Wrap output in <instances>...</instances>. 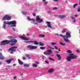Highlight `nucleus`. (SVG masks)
<instances>
[{
  "label": "nucleus",
  "mask_w": 80,
  "mask_h": 80,
  "mask_svg": "<svg viewBox=\"0 0 80 80\" xmlns=\"http://www.w3.org/2000/svg\"><path fill=\"white\" fill-rule=\"evenodd\" d=\"M17 48V47L14 46L9 48L8 50V51H11V52H16V48Z\"/></svg>",
  "instance_id": "obj_7"
},
{
  "label": "nucleus",
  "mask_w": 80,
  "mask_h": 80,
  "mask_svg": "<svg viewBox=\"0 0 80 80\" xmlns=\"http://www.w3.org/2000/svg\"><path fill=\"white\" fill-rule=\"evenodd\" d=\"M32 43H34V45H38V42L36 41H32Z\"/></svg>",
  "instance_id": "obj_13"
},
{
  "label": "nucleus",
  "mask_w": 80,
  "mask_h": 80,
  "mask_svg": "<svg viewBox=\"0 0 80 80\" xmlns=\"http://www.w3.org/2000/svg\"><path fill=\"white\" fill-rule=\"evenodd\" d=\"M67 53H72V52L70 50H68Z\"/></svg>",
  "instance_id": "obj_28"
},
{
  "label": "nucleus",
  "mask_w": 80,
  "mask_h": 80,
  "mask_svg": "<svg viewBox=\"0 0 80 80\" xmlns=\"http://www.w3.org/2000/svg\"><path fill=\"white\" fill-rule=\"evenodd\" d=\"M24 67H29V65H28V64H24Z\"/></svg>",
  "instance_id": "obj_26"
},
{
  "label": "nucleus",
  "mask_w": 80,
  "mask_h": 80,
  "mask_svg": "<svg viewBox=\"0 0 80 80\" xmlns=\"http://www.w3.org/2000/svg\"><path fill=\"white\" fill-rule=\"evenodd\" d=\"M33 16H35L36 15V14H35V13H33Z\"/></svg>",
  "instance_id": "obj_48"
},
{
  "label": "nucleus",
  "mask_w": 80,
  "mask_h": 80,
  "mask_svg": "<svg viewBox=\"0 0 80 80\" xmlns=\"http://www.w3.org/2000/svg\"><path fill=\"white\" fill-rule=\"evenodd\" d=\"M32 41H24L25 43H32Z\"/></svg>",
  "instance_id": "obj_31"
},
{
  "label": "nucleus",
  "mask_w": 80,
  "mask_h": 80,
  "mask_svg": "<svg viewBox=\"0 0 80 80\" xmlns=\"http://www.w3.org/2000/svg\"><path fill=\"white\" fill-rule=\"evenodd\" d=\"M7 67H9L10 66H7Z\"/></svg>",
  "instance_id": "obj_57"
},
{
  "label": "nucleus",
  "mask_w": 80,
  "mask_h": 80,
  "mask_svg": "<svg viewBox=\"0 0 80 80\" xmlns=\"http://www.w3.org/2000/svg\"><path fill=\"white\" fill-rule=\"evenodd\" d=\"M46 23H47V26L48 27H49V28H52V26H51V25H50V22H47Z\"/></svg>",
  "instance_id": "obj_12"
},
{
  "label": "nucleus",
  "mask_w": 80,
  "mask_h": 80,
  "mask_svg": "<svg viewBox=\"0 0 80 80\" xmlns=\"http://www.w3.org/2000/svg\"><path fill=\"white\" fill-rule=\"evenodd\" d=\"M70 56H68L66 58V60L68 62L71 61V59H76L77 56L75 55L73 53L69 54Z\"/></svg>",
  "instance_id": "obj_3"
},
{
  "label": "nucleus",
  "mask_w": 80,
  "mask_h": 80,
  "mask_svg": "<svg viewBox=\"0 0 80 80\" xmlns=\"http://www.w3.org/2000/svg\"><path fill=\"white\" fill-rule=\"evenodd\" d=\"M40 48L41 50H45V49L46 48L45 47H40Z\"/></svg>",
  "instance_id": "obj_27"
},
{
  "label": "nucleus",
  "mask_w": 80,
  "mask_h": 80,
  "mask_svg": "<svg viewBox=\"0 0 80 80\" xmlns=\"http://www.w3.org/2000/svg\"><path fill=\"white\" fill-rule=\"evenodd\" d=\"M17 42V39L10 40H5L2 41L0 44L1 45H6V44H8L12 46V45H15Z\"/></svg>",
  "instance_id": "obj_1"
},
{
  "label": "nucleus",
  "mask_w": 80,
  "mask_h": 80,
  "mask_svg": "<svg viewBox=\"0 0 80 80\" xmlns=\"http://www.w3.org/2000/svg\"><path fill=\"white\" fill-rule=\"evenodd\" d=\"M59 17L60 18H65V16H59Z\"/></svg>",
  "instance_id": "obj_25"
},
{
  "label": "nucleus",
  "mask_w": 80,
  "mask_h": 80,
  "mask_svg": "<svg viewBox=\"0 0 80 80\" xmlns=\"http://www.w3.org/2000/svg\"><path fill=\"white\" fill-rule=\"evenodd\" d=\"M20 75H21V76H22V75H23V73H21L20 74Z\"/></svg>",
  "instance_id": "obj_52"
},
{
  "label": "nucleus",
  "mask_w": 80,
  "mask_h": 80,
  "mask_svg": "<svg viewBox=\"0 0 80 80\" xmlns=\"http://www.w3.org/2000/svg\"><path fill=\"white\" fill-rule=\"evenodd\" d=\"M47 47L48 48H51V47H50L49 46H47Z\"/></svg>",
  "instance_id": "obj_46"
},
{
  "label": "nucleus",
  "mask_w": 80,
  "mask_h": 80,
  "mask_svg": "<svg viewBox=\"0 0 80 80\" xmlns=\"http://www.w3.org/2000/svg\"><path fill=\"white\" fill-rule=\"evenodd\" d=\"M55 52L56 53H59V52H58V51H55Z\"/></svg>",
  "instance_id": "obj_39"
},
{
  "label": "nucleus",
  "mask_w": 80,
  "mask_h": 80,
  "mask_svg": "<svg viewBox=\"0 0 80 80\" xmlns=\"http://www.w3.org/2000/svg\"><path fill=\"white\" fill-rule=\"evenodd\" d=\"M2 20H11V17L8 15H6L3 17Z\"/></svg>",
  "instance_id": "obj_6"
},
{
  "label": "nucleus",
  "mask_w": 80,
  "mask_h": 80,
  "mask_svg": "<svg viewBox=\"0 0 80 80\" xmlns=\"http://www.w3.org/2000/svg\"><path fill=\"white\" fill-rule=\"evenodd\" d=\"M67 30V29H65L64 30Z\"/></svg>",
  "instance_id": "obj_63"
},
{
  "label": "nucleus",
  "mask_w": 80,
  "mask_h": 80,
  "mask_svg": "<svg viewBox=\"0 0 80 80\" xmlns=\"http://www.w3.org/2000/svg\"><path fill=\"white\" fill-rule=\"evenodd\" d=\"M0 64L1 65V64H2V62H0Z\"/></svg>",
  "instance_id": "obj_60"
},
{
  "label": "nucleus",
  "mask_w": 80,
  "mask_h": 80,
  "mask_svg": "<svg viewBox=\"0 0 80 80\" xmlns=\"http://www.w3.org/2000/svg\"><path fill=\"white\" fill-rule=\"evenodd\" d=\"M27 35L28 36L29 35V34H27Z\"/></svg>",
  "instance_id": "obj_56"
},
{
  "label": "nucleus",
  "mask_w": 80,
  "mask_h": 80,
  "mask_svg": "<svg viewBox=\"0 0 80 80\" xmlns=\"http://www.w3.org/2000/svg\"><path fill=\"white\" fill-rule=\"evenodd\" d=\"M76 52H77V53H80V51L78 50H77L76 51Z\"/></svg>",
  "instance_id": "obj_37"
},
{
  "label": "nucleus",
  "mask_w": 80,
  "mask_h": 80,
  "mask_svg": "<svg viewBox=\"0 0 80 80\" xmlns=\"http://www.w3.org/2000/svg\"><path fill=\"white\" fill-rule=\"evenodd\" d=\"M49 60H51V61H52L53 62L55 61V59H54L50 57H49Z\"/></svg>",
  "instance_id": "obj_24"
},
{
  "label": "nucleus",
  "mask_w": 80,
  "mask_h": 80,
  "mask_svg": "<svg viewBox=\"0 0 80 80\" xmlns=\"http://www.w3.org/2000/svg\"><path fill=\"white\" fill-rule=\"evenodd\" d=\"M39 44L40 45H41V46H43L45 45V44L43 43H42V42H39Z\"/></svg>",
  "instance_id": "obj_20"
},
{
  "label": "nucleus",
  "mask_w": 80,
  "mask_h": 80,
  "mask_svg": "<svg viewBox=\"0 0 80 80\" xmlns=\"http://www.w3.org/2000/svg\"><path fill=\"white\" fill-rule=\"evenodd\" d=\"M77 4H75L73 6V8H75V7L77 6Z\"/></svg>",
  "instance_id": "obj_34"
},
{
  "label": "nucleus",
  "mask_w": 80,
  "mask_h": 80,
  "mask_svg": "<svg viewBox=\"0 0 80 80\" xmlns=\"http://www.w3.org/2000/svg\"><path fill=\"white\" fill-rule=\"evenodd\" d=\"M15 65H16L15 64H13V66H15Z\"/></svg>",
  "instance_id": "obj_55"
},
{
  "label": "nucleus",
  "mask_w": 80,
  "mask_h": 80,
  "mask_svg": "<svg viewBox=\"0 0 80 80\" xmlns=\"http://www.w3.org/2000/svg\"><path fill=\"white\" fill-rule=\"evenodd\" d=\"M53 10H56V9H57V8L55 7L53 8Z\"/></svg>",
  "instance_id": "obj_41"
},
{
  "label": "nucleus",
  "mask_w": 80,
  "mask_h": 80,
  "mask_svg": "<svg viewBox=\"0 0 80 80\" xmlns=\"http://www.w3.org/2000/svg\"><path fill=\"white\" fill-rule=\"evenodd\" d=\"M8 37V38H9L11 39H12V40H16V39H14V38H14L13 36H9Z\"/></svg>",
  "instance_id": "obj_19"
},
{
  "label": "nucleus",
  "mask_w": 80,
  "mask_h": 80,
  "mask_svg": "<svg viewBox=\"0 0 80 80\" xmlns=\"http://www.w3.org/2000/svg\"><path fill=\"white\" fill-rule=\"evenodd\" d=\"M71 18H72V19H74V21H75V18H73V17H71Z\"/></svg>",
  "instance_id": "obj_47"
},
{
  "label": "nucleus",
  "mask_w": 80,
  "mask_h": 80,
  "mask_svg": "<svg viewBox=\"0 0 80 80\" xmlns=\"http://www.w3.org/2000/svg\"><path fill=\"white\" fill-rule=\"evenodd\" d=\"M50 48L51 49H52V50H54V48H52V47Z\"/></svg>",
  "instance_id": "obj_45"
},
{
  "label": "nucleus",
  "mask_w": 80,
  "mask_h": 80,
  "mask_svg": "<svg viewBox=\"0 0 80 80\" xmlns=\"http://www.w3.org/2000/svg\"><path fill=\"white\" fill-rule=\"evenodd\" d=\"M35 63H36V64H39V62L37 61L35 62Z\"/></svg>",
  "instance_id": "obj_38"
},
{
  "label": "nucleus",
  "mask_w": 80,
  "mask_h": 80,
  "mask_svg": "<svg viewBox=\"0 0 80 80\" xmlns=\"http://www.w3.org/2000/svg\"><path fill=\"white\" fill-rule=\"evenodd\" d=\"M59 43H60V44H61V45H62L63 46H64L65 45H66L65 44H63V43H62L61 42H60Z\"/></svg>",
  "instance_id": "obj_30"
},
{
  "label": "nucleus",
  "mask_w": 80,
  "mask_h": 80,
  "mask_svg": "<svg viewBox=\"0 0 80 80\" xmlns=\"http://www.w3.org/2000/svg\"><path fill=\"white\" fill-rule=\"evenodd\" d=\"M53 70H54L53 68H51L48 70V72L49 73H52L53 71Z\"/></svg>",
  "instance_id": "obj_17"
},
{
  "label": "nucleus",
  "mask_w": 80,
  "mask_h": 80,
  "mask_svg": "<svg viewBox=\"0 0 80 80\" xmlns=\"http://www.w3.org/2000/svg\"><path fill=\"white\" fill-rule=\"evenodd\" d=\"M58 51H60V50H58Z\"/></svg>",
  "instance_id": "obj_64"
},
{
  "label": "nucleus",
  "mask_w": 80,
  "mask_h": 80,
  "mask_svg": "<svg viewBox=\"0 0 80 80\" xmlns=\"http://www.w3.org/2000/svg\"><path fill=\"white\" fill-rule=\"evenodd\" d=\"M55 2H57V1H58V0H54Z\"/></svg>",
  "instance_id": "obj_54"
},
{
  "label": "nucleus",
  "mask_w": 80,
  "mask_h": 80,
  "mask_svg": "<svg viewBox=\"0 0 80 80\" xmlns=\"http://www.w3.org/2000/svg\"><path fill=\"white\" fill-rule=\"evenodd\" d=\"M47 52L48 54V55H50V54L52 53V50H48L47 51Z\"/></svg>",
  "instance_id": "obj_16"
},
{
  "label": "nucleus",
  "mask_w": 80,
  "mask_h": 80,
  "mask_svg": "<svg viewBox=\"0 0 80 80\" xmlns=\"http://www.w3.org/2000/svg\"><path fill=\"white\" fill-rule=\"evenodd\" d=\"M79 4L80 5V0H79Z\"/></svg>",
  "instance_id": "obj_62"
},
{
  "label": "nucleus",
  "mask_w": 80,
  "mask_h": 80,
  "mask_svg": "<svg viewBox=\"0 0 80 80\" xmlns=\"http://www.w3.org/2000/svg\"><path fill=\"white\" fill-rule=\"evenodd\" d=\"M71 32H67L66 33V36H63L62 34H60L59 36L60 37H62L63 38V39L65 42H69V40H68V38H70V37H71V35L70 34Z\"/></svg>",
  "instance_id": "obj_2"
},
{
  "label": "nucleus",
  "mask_w": 80,
  "mask_h": 80,
  "mask_svg": "<svg viewBox=\"0 0 80 80\" xmlns=\"http://www.w3.org/2000/svg\"><path fill=\"white\" fill-rule=\"evenodd\" d=\"M51 44L52 45H54L57 44V43L54 42H51Z\"/></svg>",
  "instance_id": "obj_32"
},
{
  "label": "nucleus",
  "mask_w": 80,
  "mask_h": 80,
  "mask_svg": "<svg viewBox=\"0 0 80 80\" xmlns=\"http://www.w3.org/2000/svg\"><path fill=\"white\" fill-rule=\"evenodd\" d=\"M50 11H48V13H50Z\"/></svg>",
  "instance_id": "obj_59"
},
{
  "label": "nucleus",
  "mask_w": 80,
  "mask_h": 80,
  "mask_svg": "<svg viewBox=\"0 0 80 80\" xmlns=\"http://www.w3.org/2000/svg\"><path fill=\"white\" fill-rule=\"evenodd\" d=\"M32 67H38V66L36 64L34 63L32 64Z\"/></svg>",
  "instance_id": "obj_22"
},
{
  "label": "nucleus",
  "mask_w": 80,
  "mask_h": 80,
  "mask_svg": "<svg viewBox=\"0 0 80 80\" xmlns=\"http://www.w3.org/2000/svg\"><path fill=\"white\" fill-rule=\"evenodd\" d=\"M25 56L27 57V58H28V59H30V58H31V57L30 56V55L28 54H26L25 55Z\"/></svg>",
  "instance_id": "obj_18"
},
{
  "label": "nucleus",
  "mask_w": 80,
  "mask_h": 80,
  "mask_svg": "<svg viewBox=\"0 0 80 80\" xmlns=\"http://www.w3.org/2000/svg\"><path fill=\"white\" fill-rule=\"evenodd\" d=\"M4 58V57L2 55V52H0V60H3V59Z\"/></svg>",
  "instance_id": "obj_11"
},
{
  "label": "nucleus",
  "mask_w": 80,
  "mask_h": 80,
  "mask_svg": "<svg viewBox=\"0 0 80 80\" xmlns=\"http://www.w3.org/2000/svg\"><path fill=\"white\" fill-rule=\"evenodd\" d=\"M37 18L36 19V21L37 22H38L39 23H40V22H42L43 21V20L40 19L39 18V16H37L36 17Z\"/></svg>",
  "instance_id": "obj_9"
},
{
  "label": "nucleus",
  "mask_w": 80,
  "mask_h": 80,
  "mask_svg": "<svg viewBox=\"0 0 80 80\" xmlns=\"http://www.w3.org/2000/svg\"><path fill=\"white\" fill-rule=\"evenodd\" d=\"M28 20H32V21H33V22H35V20H34V19H30V18L29 17H28Z\"/></svg>",
  "instance_id": "obj_21"
},
{
  "label": "nucleus",
  "mask_w": 80,
  "mask_h": 80,
  "mask_svg": "<svg viewBox=\"0 0 80 80\" xmlns=\"http://www.w3.org/2000/svg\"><path fill=\"white\" fill-rule=\"evenodd\" d=\"M45 62H46V63H47V64H48V63H49V62H48L47 61H45Z\"/></svg>",
  "instance_id": "obj_40"
},
{
  "label": "nucleus",
  "mask_w": 80,
  "mask_h": 80,
  "mask_svg": "<svg viewBox=\"0 0 80 80\" xmlns=\"http://www.w3.org/2000/svg\"><path fill=\"white\" fill-rule=\"evenodd\" d=\"M8 69L7 68H5V69H6V70H8Z\"/></svg>",
  "instance_id": "obj_58"
},
{
  "label": "nucleus",
  "mask_w": 80,
  "mask_h": 80,
  "mask_svg": "<svg viewBox=\"0 0 80 80\" xmlns=\"http://www.w3.org/2000/svg\"><path fill=\"white\" fill-rule=\"evenodd\" d=\"M6 27V25H5V24H4L2 28H5Z\"/></svg>",
  "instance_id": "obj_35"
},
{
  "label": "nucleus",
  "mask_w": 80,
  "mask_h": 80,
  "mask_svg": "<svg viewBox=\"0 0 80 80\" xmlns=\"http://www.w3.org/2000/svg\"><path fill=\"white\" fill-rule=\"evenodd\" d=\"M42 60H43L44 59V58H42Z\"/></svg>",
  "instance_id": "obj_61"
},
{
  "label": "nucleus",
  "mask_w": 80,
  "mask_h": 80,
  "mask_svg": "<svg viewBox=\"0 0 80 80\" xmlns=\"http://www.w3.org/2000/svg\"><path fill=\"white\" fill-rule=\"evenodd\" d=\"M27 48H29V50H33L34 49H37L38 47L37 46H31L30 45H29L27 46Z\"/></svg>",
  "instance_id": "obj_5"
},
{
  "label": "nucleus",
  "mask_w": 80,
  "mask_h": 80,
  "mask_svg": "<svg viewBox=\"0 0 80 80\" xmlns=\"http://www.w3.org/2000/svg\"><path fill=\"white\" fill-rule=\"evenodd\" d=\"M54 48L56 50H58V48L56 46H54Z\"/></svg>",
  "instance_id": "obj_36"
},
{
  "label": "nucleus",
  "mask_w": 80,
  "mask_h": 80,
  "mask_svg": "<svg viewBox=\"0 0 80 80\" xmlns=\"http://www.w3.org/2000/svg\"><path fill=\"white\" fill-rule=\"evenodd\" d=\"M44 54L46 55H49L47 51L46 52H44Z\"/></svg>",
  "instance_id": "obj_29"
},
{
  "label": "nucleus",
  "mask_w": 80,
  "mask_h": 80,
  "mask_svg": "<svg viewBox=\"0 0 80 80\" xmlns=\"http://www.w3.org/2000/svg\"><path fill=\"white\" fill-rule=\"evenodd\" d=\"M23 14H24V15H26V14H25V12H22Z\"/></svg>",
  "instance_id": "obj_53"
},
{
  "label": "nucleus",
  "mask_w": 80,
  "mask_h": 80,
  "mask_svg": "<svg viewBox=\"0 0 80 80\" xmlns=\"http://www.w3.org/2000/svg\"><path fill=\"white\" fill-rule=\"evenodd\" d=\"M46 0H42L43 2H45Z\"/></svg>",
  "instance_id": "obj_49"
},
{
  "label": "nucleus",
  "mask_w": 80,
  "mask_h": 80,
  "mask_svg": "<svg viewBox=\"0 0 80 80\" xmlns=\"http://www.w3.org/2000/svg\"><path fill=\"white\" fill-rule=\"evenodd\" d=\"M65 30H63L62 31V33H65Z\"/></svg>",
  "instance_id": "obj_44"
},
{
  "label": "nucleus",
  "mask_w": 80,
  "mask_h": 80,
  "mask_svg": "<svg viewBox=\"0 0 80 80\" xmlns=\"http://www.w3.org/2000/svg\"><path fill=\"white\" fill-rule=\"evenodd\" d=\"M19 38L21 39H22V40H26V41H28V40H30V39L28 38H27L23 36H20Z\"/></svg>",
  "instance_id": "obj_8"
},
{
  "label": "nucleus",
  "mask_w": 80,
  "mask_h": 80,
  "mask_svg": "<svg viewBox=\"0 0 80 80\" xmlns=\"http://www.w3.org/2000/svg\"><path fill=\"white\" fill-rule=\"evenodd\" d=\"M18 62L20 65H23V63L20 59H18Z\"/></svg>",
  "instance_id": "obj_15"
},
{
  "label": "nucleus",
  "mask_w": 80,
  "mask_h": 80,
  "mask_svg": "<svg viewBox=\"0 0 80 80\" xmlns=\"http://www.w3.org/2000/svg\"><path fill=\"white\" fill-rule=\"evenodd\" d=\"M10 53H11L12 54H13V52L12 51H11V52H10Z\"/></svg>",
  "instance_id": "obj_51"
},
{
  "label": "nucleus",
  "mask_w": 80,
  "mask_h": 80,
  "mask_svg": "<svg viewBox=\"0 0 80 80\" xmlns=\"http://www.w3.org/2000/svg\"><path fill=\"white\" fill-rule=\"evenodd\" d=\"M56 56L58 57V60H60L62 59V57L60 56V55H59L58 54H56Z\"/></svg>",
  "instance_id": "obj_14"
},
{
  "label": "nucleus",
  "mask_w": 80,
  "mask_h": 80,
  "mask_svg": "<svg viewBox=\"0 0 80 80\" xmlns=\"http://www.w3.org/2000/svg\"><path fill=\"white\" fill-rule=\"evenodd\" d=\"M38 37H42V38H43L44 37H45V35L43 34H41L39 35Z\"/></svg>",
  "instance_id": "obj_23"
},
{
  "label": "nucleus",
  "mask_w": 80,
  "mask_h": 80,
  "mask_svg": "<svg viewBox=\"0 0 80 80\" xmlns=\"http://www.w3.org/2000/svg\"><path fill=\"white\" fill-rule=\"evenodd\" d=\"M48 3V2H45V4H47Z\"/></svg>",
  "instance_id": "obj_50"
},
{
  "label": "nucleus",
  "mask_w": 80,
  "mask_h": 80,
  "mask_svg": "<svg viewBox=\"0 0 80 80\" xmlns=\"http://www.w3.org/2000/svg\"><path fill=\"white\" fill-rule=\"evenodd\" d=\"M78 12H80V8H79L78 10Z\"/></svg>",
  "instance_id": "obj_42"
},
{
  "label": "nucleus",
  "mask_w": 80,
  "mask_h": 80,
  "mask_svg": "<svg viewBox=\"0 0 80 80\" xmlns=\"http://www.w3.org/2000/svg\"><path fill=\"white\" fill-rule=\"evenodd\" d=\"M13 60V58H11L7 60H6V62L8 64H10V63H11V62H12V60Z\"/></svg>",
  "instance_id": "obj_10"
},
{
  "label": "nucleus",
  "mask_w": 80,
  "mask_h": 80,
  "mask_svg": "<svg viewBox=\"0 0 80 80\" xmlns=\"http://www.w3.org/2000/svg\"><path fill=\"white\" fill-rule=\"evenodd\" d=\"M22 60H26V58H25V57L23 56L22 57Z\"/></svg>",
  "instance_id": "obj_33"
},
{
  "label": "nucleus",
  "mask_w": 80,
  "mask_h": 80,
  "mask_svg": "<svg viewBox=\"0 0 80 80\" xmlns=\"http://www.w3.org/2000/svg\"><path fill=\"white\" fill-rule=\"evenodd\" d=\"M16 78H17V77H16V76L14 77L13 78L14 79H16Z\"/></svg>",
  "instance_id": "obj_43"
},
{
  "label": "nucleus",
  "mask_w": 80,
  "mask_h": 80,
  "mask_svg": "<svg viewBox=\"0 0 80 80\" xmlns=\"http://www.w3.org/2000/svg\"><path fill=\"white\" fill-rule=\"evenodd\" d=\"M4 24H8V25H11V27H15V25H16V21H13L10 22H8L7 23L6 22H4Z\"/></svg>",
  "instance_id": "obj_4"
}]
</instances>
